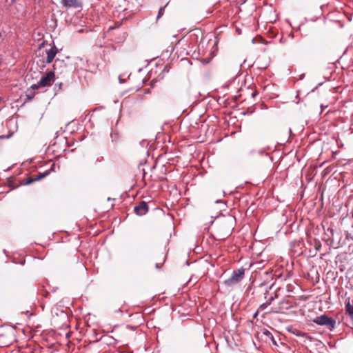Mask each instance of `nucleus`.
<instances>
[{"label":"nucleus","instance_id":"f257e3e1","mask_svg":"<svg viewBox=\"0 0 353 353\" xmlns=\"http://www.w3.org/2000/svg\"><path fill=\"white\" fill-rule=\"evenodd\" d=\"M245 276V269L241 268L232 272L231 276L223 281V284L228 287H232L241 282Z\"/></svg>","mask_w":353,"mask_h":353},{"label":"nucleus","instance_id":"f03ea898","mask_svg":"<svg viewBox=\"0 0 353 353\" xmlns=\"http://www.w3.org/2000/svg\"><path fill=\"white\" fill-rule=\"evenodd\" d=\"M312 321L319 325L325 326L330 330H333L336 326V321L326 314L316 316Z\"/></svg>","mask_w":353,"mask_h":353},{"label":"nucleus","instance_id":"7ed1b4c3","mask_svg":"<svg viewBox=\"0 0 353 353\" xmlns=\"http://www.w3.org/2000/svg\"><path fill=\"white\" fill-rule=\"evenodd\" d=\"M54 81V72L52 71L48 72L46 75L41 77L39 82L40 85L43 87H48L52 85Z\"/></svg>","mask_w":353,"mask_h":353},{"label":"nucleus","instance_id":"20e7f679","mask_svg":"<svg viewBox=\"0 0 353 353\" xmlns=\"http://www.w3.org/2000/svg\"><path fill=\"white\" fill-rule=\"evenodd\" d=\"M61 3L65 8H80L81 3L79 0H61Z\"/></svg>","mask_w":353,"mask_h":353},{"label":"nucleus","instance_id":"39448f33","mask_svg":"<svg viewBox=\"0 0 353 353\" xmlns=\"http://www.w3.org/2000/svg\"><path fill=\"white\" fill-rule=\"evenodd\" d=\"M134 210L139 216L145 214L148 211V206L145 201H141L139 205L134 206Z\"/></svg>","mask_w":353,"mask_h":353},{"label":"nucleus","instance_id":"423d86ee","mask_svg":"<svg viewBox=\"0 0 353 353\" xmlns=\"http://www.w3.org/2000/svg\"><path fill=\"white\" fill-rule=\"evenodd\" d=\"M288 304V301L283 300L281 301L277 306H274L271 308L270 312L273 313H281L283 312V310H288L290 309V307H283V304Z\"/></svg>","mask_w":353,"mask_h":353},{"label":"nucleus","instance_id":"0eeeda50","mask_svg":"<svg viewBox=\"0 0 353 353\" xmlns=\"http://www.w3.org/2000/svg\"><path fill=\"white\" fill-rule=\"evenodd\" d=\"M57 52H58V50L55 46H54L50 50H48L47 51L46 63H51Z\"/></svg>","mask_w":353,"mask_h":353},{"label":"nucleus","instance_id":"6e6552de","mask_svg":"<svg viewBox=\"0 0 353 353\" xmlns=\"http://www.w3.org/2000/svg\"><path fill=\"white\" fill-rule=\"evenodd\" d=\"M345 314L348 315L353 322V301L348 300L345 303Z\"/></svg>","mask_w":353,"mask_h":353},{"label":"nucleus","instance_id":"1a4fd4ad","mask_svg":"<svg viewBox=\"0 0 353 353\" xmlns=\"http://www.w3.org/2000/svg\"><path fill=\"white\" fill-rule=\"evenodd\" d=\"M263 336H264L266 338V341L268 340H270L272 345L274 346H278L277 342L274 337L273 336L272 334L268 330H264L262 332Z\"/></svg>","mask_w":353,"mask_h":353},{"label":"nucleus","instance_id":"9d476101","mask_svg":"<svg viewBox=\"0 0 353 353\" xmlns=\"http://www.w3.org/2000/svg\"><path fill=\"white\" fill-rule=\"evenodd\" d=\"M49 172H50L49 171H46V172H44V173L39 174L38 176H37V177H36L37 181L40 180V179H43L44 177H46L47 175H48V174H49Z\"/></svg>","mask_w":353,"mask_h":353},{"label":"nucleus","instance_id":"9b49d317","mask_svg":"<svg viewBox=\"0 0 353 353\" xmlns=\"http://www.w3.org/2000/svg\"><path fill=\"white\" fill-rule=\"evenodd\" d=\"M165 7H166V5L164 6H162L159 8L158 15H157L158 19L160 18L161 16H163Z\"/></svg>","mask_w":353,"mask_h":353},{"label":"nucleus","instance_id":"f8f14e48","mask_svg":"<svg viewBox=\"0 0 353 353\" xmlns=\"http://www.w3.org/2000/svg\"><path fill=\"white\" fill-rule=\"evenodd\" d=\"M40 88H43V87L41 85H40V82L39 81L37 83L32 85L30 88V90H37Z\"/></svg>","mask_w":353,"mask_h":353},{"label":"nucleus","instance_id":"ddd939ff","mask_svg":"<svg viewBox=\"0 0 353 353\" xmlns=\"http://www.w3.org/2000/svg\"><path fill=\"white\" fill-rule=\"evenodd\" d=\"M277 298V294H274V296H272L271 297L269 298V299L266 301L267 302V304H269L270 305L272 301Z\"/></svg>","mask_w":353,"mask_h":353},{"label":"nucleus","instance_id":"4468645a","mask_svg":"<svg viewBox=\"0 0 353 353\" xmlns=\"http://www.w3.org/2000/svg\"><path fill=\"white\" fill-rule=\"evenodd\" d=\"M30 90H28L26 97L28 100H31L34 98V93H29Z\"/></svg>","mask_w":353,"mask_h":353},{"label":"nucleus","instance_id":"2eb2a0df","mask_svg":"<svg viewBox=\"0 0 353 353\" xmlns=\"http://www.w3.org/2000/svg\"><path fill=\"white\" fill-rule=\"evenodd\" d=\"M63 63V61L59 60V59H56L55 61H54V69L55 70L56 68L58 66V65H61V64Z\"/></svg>","mask_w":353,"mask_h":353},{"label":"nucleus","instance_id":"dca6fc26","mask_svg":"<svg viewBox=\"0 0 353 353\" xmlns=\"http://www.w3.org/2000/svg\"><path fill=\"white\" fill-rule=\"evenodd\" d=\"M36 181H37L36 177L35 178H30V179H28V181L26 182V184H30L32 182H34Z\"/></svg>","mask_w":353,"mask_h":353},{"label":"nucleus","instance_id":"f3484780","mask_svg":"<svg viewBox=\"0 0 353 353\" xmlns=\"http://www.w3.org/2000/svg\"><path fill=\"white\" fill-rule=\"evenodd\" d=\"M268 305H270L269 304H267V302L261 304L260 306H259V309L260 310H264L267 307Z\"/></svg>","mask_w":353,"mask_h":353},{"label":"nucleus","instance_id":"a211bd4d","mask_svg":"<svg viewBox=\"0 0 353 353\" xmlns=\"http://www.w3.org/2000/svg\"><path fill=\"white\" fill-rule=\"evenodd\" d=\"M62 85H63V84L61 83H56L54 88L56 89L57 87H59V89L61 90L62 89Z\"/></svg>","mask_w":353,"mask_h":353},{"label":"nucleus","instance_id":"6ab92c4d","mask_svg":"<svg viewBox=\"0 0 353 353\" xmlns=\"http://www.w3.org/2000/svg\"><path fill=\"white\" fill-rule=\"evenodd\" d=\"M216 203H222L223 205H225V203L221 200L216 201Z\"/></svg>","mask_w":353,"mask_h":353},{"label":"nucleus","instance_id":"aec40b11","mask_svg":"<svg viewBox=\"0 0 353 353\" xmlns=\"http://www.w3.org/2000/svg\"><path fill=\"white\" fill-rule=\"evenodd\" d=\"M1 37H2V33L0 32V39H1Z\"/></svg>","mask_w":353,"mask_h":353}]
</instances>
